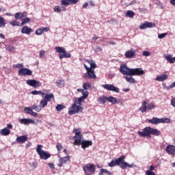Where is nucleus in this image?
Wrapping results in <instances>:
<instances>
[{
  "mask_svg": "<svg viewBox=\"0 0 175 175\" xmlns=\"http://www.w3.org/2000/svg\"><path fill=\"white\" fill-rule=\"evenodd\" d=\"M109 167H114V166H120L121 169L125 170L127 167H133L135 164H129L125 162V156H120L118 159L116 160H112L108 163Z\"/></svg>",
  "mask_w": 175,
  "mask_h": 175,
  "instance_id": "f257e3e1",
  "label": "nucleus"
},
{
  "mask_svg": "<svg viewBox=\"0 0 175 175\" xmlns=\"http://www.w3.org/2000/svg\"><path fill=\"white\" fill-rule=\"evenodd\" d=\"M138 135L142 137L151 139V135H153L154 136H159L161 135V131L157 129L148 126L144 129V131H138Z\"/></svg>",
  "mask_w": 175,
  "mask_h": 175,
  "instance_id": "f03ea898",
  "label": "nucleus"
},
{
  "mask_svg": "<svg viewBox=\"0 0 175 175\" xmlns=\"http://www.w3.org/2000/svg\"><path fill=\"white\" fill-rule=\"evenodd\" d=\"M81 101H79V100L76 98L71 107L69 108L68 114L73 116V114H77V113H83L84 108L81 107Z\"/></svg>",
  "mask_w": 175,
  "mask_h": 175,
  "instance_id": "7ed1b4c3",
  "label": "nucleus"
},
{
  "mask_svg": "<svg viewBox=\"0 0 175 175\" xmlns=\"http://www.w3.org/2000/svg\"><path fill=\"white\" fill-rule=\"evenodd\" d=\"M55 50L56 53H59V59H63V58H70V57H72L70 53L66 51V50L64 47L56 46L55 48Z\"/></svg>",
  "mask_w": 175,
  "mask_h": 175,
  "instance_id": "20e7f679",
  "label": "nucleus"
},
{
  "mask_svg": "<svg viewBox=\"0 0 175 175\" xmlns=\"http://www.w3.org/2000/svg\"><path fill=\"white\" fill-rule=\"evenodd\" d=\"M148 122H149V124H152L153 125H156L157 124H169L170 122V118H158L157 117H154L152 119H148Z\"/></svg>",
  "mask_w": 175,
  "mask_h": 175,
  "instance_id": "39448f33",
  "label": "nucleus"
},
{
  "mask_svg": "<svg viewBox=\"0 0 175 175\" xmlns=\"http://www.w3.org/2000/svg\"><path fill=\"white\" fill-rule=\"evenodd\" d=\"M42 148H43V146L38 145L36 148V152L38 154L41 159H44V161H46L51 157V154L46 151L42 150Z\"/></svg>",
  "mask_w": 175,
  "mask_h": 175,
  "instance_id": "423d86ee",
  "label": "nucleus"
},
{
  "mask_svg": "<svg viewBox=\"0 0 175 175\" xmlns=\"http://www.w3.org/2000/svg\"><path fill=\"white\" fill-rule=\"evenodd\" d=\"M73 132L75 135L73 137V139H75L74 141V145L80 146V144L83 142V135H81V131L79 129H74Z\"/></svg>",
  "mask_w": 175,
  "mask_h": 175,
  "instance_id": "0eeeda50",
  "label": "nucleus"
},
{
  "mask_svg": "<svg viewBox=\"0 0 175 175\" xmlns=\"http://www.w3.org/2000/svg\"><path fill=\"white\" fill-rule=\"evenodd\" d=\"M83 169L86 175H90L95 173L96 167L94 164H86L83 166Z\"/></svg>",
  "mask_w": 175,
  "mask_h": 175,
  "instance_id": "6e6552de",
  "label": "nucleus"
},
{
  "mask_svg": "<svg viewBox=\"0 0 175 175\" xmlns=\"http://www.w3.org/2000/svg\"><path fill=\"white\" fill-rule=\"evenodd\" d=\"M26 84H27V85H30V87H33L34 88H38V87H40L42 85V83H40V81L35 79H27L26 81Z\"/></svg>",
  "mask_w": 175,
  "mask_h": 175,
  "instance_id": "1a4fd4ad",
  "label": "nucleus"
},
{
  "mask_svg": "<svg viewBox=\"0 0 175 175\" xmlns=\"http://www.w3.org/2000/svg\"><path fill=\"white\" fill-rule=\"evenodd\" d=\"M119 70L124 76H131V68H128L126 64L121 65Z\"/></svg>",
  "mask_w": 175,
  "mask_h": 175,
  "instance_id": "9d476101",
  "label": "nucleus"
},
{
  "mask_svg": "<svg viewBox=\"0 0 175 175\" xmlns=\"http://www.w3.org/2000/svg\"><path fill=\"white\" fill-rule=\"evenodd\" d=\"M145 72L141 68H131L130 76H142Z\"/></svg>",
  "mask_w": 175,
  "mask_h": 175,
  "instance_id": "9b49d317",
  "label": "nucleus"
},
{
  "mask_svg": "<svg viewBox=\"0 0 175 175\" xmlns=\"http://www.w3.org/2000/svg\"><path fill=\"white\" fill-rule=\"evenodd\" d=\"M10 129H13V125L9 124L6 127L0 131V134L1 136H9L10 135Z\"/></svg>",
  "mask_w": 175,
  "mask_h": 175,
  "instance_id": "f8f14e48",
  "label": "nucleus"
},
{
  "mask_svg": "<svg viewBox=\"0 0 175 175\" xmlns=\"http://www.w3.org/2000/svg\"><path fill=\"white\" fill-rule=\"evenodd\" d=\"M18 74L19 76H32V70L27 68H23L19 69Z\"/></svg>",
  "mask_w": 175,
  "mask_h": 175,
  "instance_id": "ddd939ff",
  "label": "nucleus"
},
{
  "mask_svg": "<svg viewBox=\"0 0 175 175\" xmlns=\"http://www.w3.org/2000/svg\"><path fill=\"white\" fill-rule=\"evenodd\" d=\"M102 87L105 88V90H107L108 91H113V92L118 93L120 92V88L110 84H105L103 85Z\"/></svg>",
  "mask_w": 175,
  "mask_h": 175,
  "instance_id": "4468645a",
  "label": "nucleus"
},
{
  "mask_svg": "<svg viewBox=\"0 0 175 175\" xmlns=\"http://www.w3.org/2000/svg\"><path fill=\"white\" fill-rule=\"evenodd\" d=\"M61 6H69V5H76L79 0H61Z\"/></svg>",
  "mask_w": 175,
  "mask_h": 175,
  "instance_id": "2eb2a0df",
  "label": "nucleus"
},
{
  "mask_svg": "<svg viewBox=\"0 0 175 175\" xmlns=\"http://www.w3.org/2000/svg\"><path fill=\"white\" fill-rule=\"evenodd\" d=\"M85 69L87 70V73L89 75L90 79H95L96 77V75H95V71H94V69H92L90 67H88L86 64L83 65Z\"/></svg>",
  "mask_w": 175,
  "mask_h": 175,
  "instance_id": "dca6fc26",
  "label": "nucleus"
},
{
  "mask_svg": "<svg viewBox=\"0 0 175 175\" xmlns=\"http://www.w3.org/2000/svg\"><path fill=\"white\" fill-rule=\"evenodd\" d=\"M165 151L169 155H174L175 154V146L174 145H168L165 148Z\"/></svg>",
  "mask_w": 175,
  "mask_h": 175,
  "instance_id": "f3484780",
  "label": "nucleus"
},
{
  "mask_svg": "<svg viewBox=\"0 0 175 175\" xmlns=\"http://www.w3.org/2000/svg\"><path fill=\"white\" fill-rule=\"evenodd\" d=\"M20 124H23V125H29V124H36V122L32 119H27L23 118L19 120Z\"/></svg>",
  "mask_w": 175,
  "mask_h": 175,
  "instance_id": "a211bd4d",
  "label": "nucleus"
},
{
  "mask_svg": "<svg viewBox=\"0 0 175 175\" xmlns=\"http://www.w3.org/2000/svg\"><path fill=\"white\" fill-rule=\"evenodd\" d=\"M31 32H33V30L28 26H24L21 29V33H25L26 35H31Z\"/></svg>",
  "mask_w": 175,
  "mask_h": 175,
  "instance_id": "6ab92c4d",
  "label": "nucleus"
},
{
  "mask_svg": "<svg viewBox=\"0 0 175 175\" xmlns=\"http://www.w3.org/2000/svg\"><path fill=\"white\" fill-rule=\"evenodd\" d=\"M27 140H28V137L26 135L17 137L16 139V141L18 142V143H20V144H24Z\"/></svg>",
  "mask_w": 175,
  "mask_h": 175,
  "instance_id": "aec40b11",
  "label": "nucleus"
},
{
  "mask_svg": "<svg viewBox=\"0 0 175 175\" xmlns=\"http://www.w3.org/2000/svg\"><path fill=\"white\" fill-rule=\"evenodd\" d=\"M81 147L83 150H85L87 147H90V146L92 145V141H87V140H82L81 143Z\"/></svg>",
  "mask_w": 175,
  "mask_h": 175,
  "instance_id": "412c9836",
  "label": "nucleus"
},
{
  "mask_svg": "<svg viewBox=\"0 0 175 175\" xmlns=\"http://www.w3.org/2000/svg\"><path fill=\"white\" fill-rule=\"evenodd\" d=\"M135 54H136V51H127L125 52V57L126 58H133L135 56Z\"/></svg>",
  "mask_w": 175,
  "mask_h": 175,
  "instance_id": "4be33fe9",
  "label": "nucleus"
},
{
  "mask_svg": "<svg viewBox=\"0 0 175 175\" xmlns=\"http://www.w3.org/2000/svg\"><path fill=\"white\" fill-rule=\"evenodd\" d=\"M82 96L77 98L79 102H81L83 103L84 102V100L87 99L88 98V91H85L82 93Z\"/></svg>",
  "mask_w": 175,
  "mask_h": 175,
  "instance_id": "5701e85b",
  "label": "nucleus"
},
{
  "mask_svg": "<svg viewBox=\"0 0 175 175\" xmlns=\"http://www.w3.org/2000/svg\"><path fill=\"white\" fill-rule=\"evenodd\" d=\"M55 85L59 88H62L65 87V80L64 79H57L55 82Z\"/></svg>",
  "mask_w": 175,
  "mask_h": 175,
  "instance_id": "b1692460",
  "label": "nucleus"
},
{
  "mask_svg": "<svg viewBox=\"0 0 175 175\" xmlns=\"http://www.w3.org/2000/svg\"><path fill=\"white\" fill-rule=\"evenodd\" d=\"M141 113H146L147 111V101H143L142 103V106L139 108Z\"/></svg>",
  "mask_w": 175,
  "mask_h": 175,
  "instance_id": "393cba45",
  "label": "nucleus"
},
{
  "mask_svg": "<svg viewBox=\"0 0 175 175\" xmlns=\"http://www.w3.org/2000/svg\"><path fill=\"white\" fill-rule=\"evenodd\" d=\"M165 80H167V75L164 74L156 77L157 81H165Z\"/></svg>",
  "mask_w": 175,
  "mask_h": 175,
  "instance_id": "a878e982",
  "label": "nucleus"
},
{
  "mask_svg": "<svg viewBox=\"0 0 175 175\" xmlns=\"http://www.w3.org/2000/svg\"><path fill=\"white\" fill-rule=\"evenodd\" d=\"M133 75H130V77H125L126 81L127 83H130L131 84H136V79L132 77Z\"/></svg>",
  "mask_w": 175,
  "mask_h": 175,
  "instance_id": "bb28decb",
  "label": "nucleus"
},
{
  "mask_svg": "<svg viewBox=\"0 0 175 175\" xmlns=\"http://www.w3.org/2000/svg\"><path fill=\"white\" fill-rule=\"evenodd\" d=\"M164 58H165V59H167V62L170 64H174L175 62V57H173L172 55H165Z\"/></svg>",
  "mask_w": 175,
  "mask_h": 175,
  "instance_id": "cd10ccee",
  "label": "nucleus"
},
{
  "mask_svg": "<svg viewBox=\"0 0 175 175\" xmlns=\"http://www.w3.org/2000/svg\"><path fill=\"white\" fill-rule=\"evenodd\" d=\"M42 98H44L47 102H50V100L54 98V94L53 93H46Z\"/></svg>",
  "mask_w": 175,
  "mask_h": 175,
  "instance_id": "c85d7f7f",
  "label": "nucleus"
},
{
  "mask_svg": "<svg viewBox=\"0 0 175 175\" xmlns=\"http://www.w3.org/2000/svg\"><path fill=\"white\" fill-rule=\"evenodd\" d=\"M107 100H108V97H106L105 96H101L97 100V101L102 103V105H105V103H106Z\"/></svg>",
  "mask_w": 175,
  "mask_h": 175,
  "instance_id": "c756f323",
  "label": "nucleus"
},
{
  "mask_svg": "<svg viewBox=\"0 0 175 175\" xmlns=\"http://www.w3.org/2000/svg\"><path fill=\"white\" fill-rule=\"evenodd\" d=\"M69 160H70L69 156L61 157L59 159V162H60L59 166H62L64 165V163H66Z\"/></svg>",
  "mask_w": 175,
  "mask_h": 175,
  "instance_id": "7c9ffc66",
  "label": "nucleus"
},
{
  "mask_svg": "<svg viewBox=\"0 0 175 175\" xmlns=\"http://www.w3.org/2000/svg\"><path fill=\"white\" fill-rule=\"evenodd\" d=\"M27 14L25 13L17 12L15 14V19L20 20L21 18H24Z\"/></svg>",
  "mask_w": 175,
  "mask_h": 175,
  "instance_id": "2f4dec72",
  "label": "nucleus"
},
{
  "mask_svg": "<svg viewBox=\"0 0 175 175\" xmlns=\"http://www.w3.org/2000/svg\"><path fill=\"white\" fill-rule=\"evenodd\" d=\"M5 49L6 51H9V53H13L16 50V48L12 45L10 44H5Z\"/></svg>",
  "mask_w": 175,
  "mask_h": 175,
  "instance_id": "473e14b6",
  "label": "nucleus"
},
{
  "mask_svg": "<svg viewBox=\"0 0 175 175\" xmlns=\"http://www.w3.org/2000/svg\"><path fill=\"white\" fill-rule=\"evenodd\" d=\"M86 62H88V64H90V67L92 69H95V68H96V64L95 63V62L94 60H88L86 59L85 60Z\"/></svg>",
  "mask_w": 175,
  "mask_h": 175,
  "instance_id": "72a5a7b5",
  "label": "nucleus"
},
{
  "mask_svg": "<svg viewBox=\"0 0 175 175\" xmlns=\"http://www.w3.org/2000/svg\"><path fill=\"white\" fill-rule=\"evenodd\" d=\"M5 27H6L5 18L0 16V28H5Z\"/></svg>",
  "mask_w": 175,
  "mask_h": 175,
  "instance_id": "f704fd0d",
  "label": "nucleus"
},
{
  "mask_svg": "<svg viewBox=\"0 0 175 175\" xmlns=\"http://www.w3.org/2000/svg\"><path fill=\"white\" fill-rule=\"evenodd\" d=\"M47 100H45L44 98L41 100L40 103V107L41 108H44L46 107V106H47Z\"/></svg>",
  "mask_w": 175,
  "mask_h": 175,
  "instance_id": "c9c22d12",
  "label": "nucleus"
},
{
  "mask_svg": "<svg viewBox=\"0 0 175 175\" xmlns=\"http://www.w3.org/2000/svg\"><path fill=\"white\" fill-rule=\"evenodd\" d=\"M126 16L127 17H129L130 18H133V17L135 16V12L132 10H128Z\"/></svg>",
  "mask_w": 175,
  "mask_h": 175,
  "instance_id": "e433bc0d",
  "label": "nucleus"
},
{
  "mask_svg": "<svg viewBox=\"0 0 175 175\" xmlns=\"http://www.w3.org/2000/svg\"><path fill=\"white\" fill-rule=\"evenodd\" d=\"M108 100L112 103V105H116L117 103V98H116V97L109 96L108 97Z\"/></svg>",
  "mask_w": 175,
  "mask_h": 175,
  "instance_id": "4c0bfd02",
  "label": "nucleus"
},
{
  "mask_svg": "<svg viewBox=\"0 0 175 175\" xmlns=\"http://www.w3.org/2000/svg\"><path fill=\"white\" fill-rule=\"evenodd\" d=\"M31 109H32V110H35V111H38V112H39V111H40V110H42V108L40 107V105L37 106L36 105H33L31 106Z\"/></svg>",
  "mask_w": 175,
  "mask_h": 175,
  "instance_id": "58836bf2",
  "label": "nucleus"
},
{
  "mask_svg": "<svg viewBox=\"0 0 175 175\" xmlns=\"http://www.w3.org/2000/svg\"><path fill=\"white\" fill-rule=\"evenodd\" d=\"M83 88L85 91H87V90H90V88H91V83H83Z\"/></svg>",
  "mask_w": 175,
  "mask_h": 175,
  "instance_id": "ea45409f",
  "label": "nucleus"
},
{
  "mask_svg": "<svg viewBox=\"0 0 175 175\" xmlns=\"http://www.w3.org/2000/svg\"><path fill=\"white\" fill-rule=\"evenodd\" d=\"M31 94H32V95H40L41 94L42 97L44 95V93L42 92V91H37V90L31 91Z\"/></svg>",
  "mask_w": 175,
  "mask_h": 175,
  "instance_id": "a19ab883",
  "label": "nucleus"
},
{
  "mask_svg": "<svg viewBox=\"0 0 175 175\" xmlns=\"http://www.w3.org/2000/svg\"><path fill=\"white\" fill-rule=\"evenodd\" d=\"M24 111H25V113H27V114H31L32 113V107H25L24 108Z\"/></svg>",
  "mask_w": 175,
  "mask_h": 175,
  "instance_id": "79ce46f5",
  "label": "nucleus"
},
{
  "mask_svg": "<svg viewBox=\"0 0 175 175\" xmlns=\"http://www.w3.org/2000/svg\"><path fill=\"white\" fill-rule=\"evenodd\" d=\"M44 33V29L40 28L36 31V35H43Z\"/></svg>",
  "mask_w": 175,
  "mask_h": 175,
  "instance_id": "37998d69",
  "label": "nucleus"
},
{
  "mask_svg": "<svg viewBox=\"0 0 175 175\" xmlns=\"http://www.w3.org/2000/svg\"><path fill=\"white\" fill-rule=\"evenodd\" d=\"M147 109H148V110H152L154 109H155V105L152 103H147Z\"/></svg>",
  "mask_w": 175,
  "mask_h": 175,
  "instance_id": "c03bdc74",
  "label": "nucleus"
},
{
  "mask_svg": "<svg viewBox=\"0 0 175 175\" xmlns=\"http://www.w3.org/2000/svg\"><path fill=\"white\" fill-rule=\"evenodd\" d=\"M31 21V18H25L23 19L22 23H21V26L25 25V24H28V22Z\"/></svg>",
  "mask_w": 175,
  "mask_h": 175,
  "instance_id": "a18cd8bd",
  "label": "nucleus"
},
{
  "mask_svg": "<svg viewBox=\"0 0 175 175\" xmlns=\"http://www.w3.org/2000/svg\"><path fill=\"white\" fill-rule=\"evenodd\" d=\"M57 111H61V110H64L65 109V105H57L55 107Z\"/></svg>",
  "mask_w": 175,
  "mask_h": 175,
  "instance_id": "49530a36",
  "label": "nucleus"
},
{
  "mask_svg": "<svg viewBox=\"0 0 175 175\" xmlns=\"http://www.w3.org/2000/svg\"><path fill=\"white\" fill-rule=\"evenodd\" d=\"M146 24H147L148 28H155L154 23L146 21Z\"/></svg>",
  "mask_w": 175,
  "mask_h": 175,
  "instance_id": "de8ad7c7",
  "label": "nucleus"
},
{
  "mask_svg": "<svg viewBox=\"0 0 175 175\" xmlns=\"http://www.w3.org/2000/svg\"><path fill=\"white\" fill-rule=\"evenodd\" d=\"M10 24L11 25H12V27H19L20 26L18 21H12L10 22Z\"/></svg>",
  "mask_w": 175,
  "mask_h": 175,
  "instance_id": "09e8293b",
  "label": "nucleus"
},
{
  "mask_svg": "<svg viewBox=\"0 0 175 175\" xmlns=\"http://www.w3.org/2000/svg\"><path fill=\"white\" fill-rule=\"evenodd\" d=\"M29 166H30V167H32L33 169H36V167H38V163H36V161L30 163Z\"/></svg>",
  "mask_w": 175,
  "mask_h": 175,
  "instance_id": "8fccbe9b",
  "label": "nucleus"
},
{
  "mask_svg": "<svg viewBox=\"0 0 175 175\" xmlns=\"http://www.w3.org/2000/svg\"><path fill=\"white\" fill-rule=\"evenodd\" d=\"M147 28H148L147 26V22H145L144 24L139 25L140 29H147Z\"/></svg>",
  "mask_w": 175,
  "mask_h": 175,
  "instance_id": "3c124183",
  "label": "nucleus"
},
{
  "mask_svg": "<svg viewBox=\"0 0 175 175\" xmlns=\"http://www.w3.org/2000/svg\"><path fill=\"white\" fill-rule=\"evenodd\" d=\"M53 10L55 12V13H61V8H59V6H55V8H53Z\"/></svg>",
  "mask_w": 175,
  "mask_h": 175,
  "instance_id": "603ef678",
  "label": "nucleus"
},
{
  "mask_svg": "<svg viewBox=\"0 0 175 175\" xmlns=\"http://www.w3.org/2000/svg\"><path fill=\"white\" fill-rule=\"evenodd\" d=\"M56 148H57V151H59V152L62 151V148H63L62 144H61V143L58 142L57 144Z\"/></svg>",
  "mask_w": 175,
  "mask_h": 175,
  "instance_id": "864d4df0",
  "label": "nucleus"
},
{
  "mask_svg": "<svg viewBox=\"0 0 175 175\" xmlns=\"http://www.w3.org/2000/svg\"><path fill=\"white\" fill-rule=\"evenodd\" d=\"M167 36V33H163L158 35L159 39H163V38H165Z\"/></svg>",
  "mask_w": 175,
  "mask_h": 175,
  "instance_id": "5fc2aeb1",
  "label": "nucleus"
},
{
  "mask_svg": "<svg viewBox=\"0 0 175 175\" xmlns=\"http://www.w3.org/2000/svg\"><path fill=\"white\" fill-rule=\"evenodd\" d=\"M142 55H143L144 57H150V55H151V53H150V52H148V51H143V53H142Z\"/></svg>",
  "mask_w": 175,
  "mask_h": 175,
  "instance_id": "6e6d98bb",
  "label": "nucleus"
},
{
  "mask_svg": "<svg viewBox=\"0 0 175 175\" xmlns=\"http://www.w3.org/2000/svg\"><path fill=\"white\" fill-rule=\"evenodd\" d=\"M44 54H46V51H40V55H39L40 58H43V57H44Z\"/></svg>",
  "mask_w": 175,
  "mask_h": 175,
  "instance_id": "4d7b16f0",
  "label": "nucleus"
},
{
  "mask_svg": "<svg viewBox=\"0 0 175 175\" xmlns=\"http://www.w3.org/2000/svg\"><path fill=\"white\" fill-rule=\"evenodd\" d=\"M15 68H18V69H23L24 68V65L22 64H18L15 66Z\"/></svg>",
  "mask_w": 175,
  "mask_h": 175,
  "instance_id": "13d9d810",
  "label": "nucleus"
},
{
  "mask_svg": "<svg viewBox=\"0 0 175 175\" xmlns=\"http://www.w3.org/2000/svg\"><path fill=\"white\" fill-rule=\"evenodd\" d=\"M146 175H155V172L150 171V170H147L146 172Z\"/></svg>",
  "mask_w": 175,
  "mask_h": 175,
  "instance_id": "bf43d9fd",
  "label": "nucleus"
},
{
  "mask_svg": "<svg viewBox=\"0 0 175 175\" xmlns=\"http://www.w3.org/2000/svg\"><path fill=\"white\" fill-rule=\"evenodd\" d=\"M83 77L86 80H88V79H90V75H88V72L83 74Z\"/></svg>",
  "mask_w": 175,
  "mask_h": 175,
  "instance_id": "052dcab7",
  "label": "nucleus"
},
{
  "mask_svg": "<svg viewBox=\"0 0 175 175\" xmlns=\"http://www.w3.org/2000/svg\"><path fill=\"white\" fill-rule=\"evenodd\" d=\"M94 51H96L97 53H99V51H102V49L99 46H96Z\"/></svg>",
  "mask_w": 175,
  "mask_h": 175,
  "instance_id": "680f3d73",
  "label": "nucleus"
},
{
  "mask_svg": "<svg viewBox=\"0 0 175 175\" xmlns=\"http://www.w3.org/2000/svg\"><path fill=\"white\" fill-rule=\"evenodd\" d=\"M49 166L50 169H55V167L54 166L53 163H49Z\"/></svg>",
  "mask_w": 175,
  "mask_h": 175,
  "instance_id": "e2e57ef3",
  "label": "nucleus"
},
{
  "mask_svg": "<svg viewBox=\"0 0 175 175\" xmlns=\"http://www.w3.org/2000/svg\"><path fill=\"white\" fill-rule=\"evenodd\" d=\"M31 115L33 117H38V113L34 112L33 111H31Z\"/></svg>",
  "mask_w": 175,
  "mask_h": 175,
  "instance_id": "0e129e2a",
  "label": "nucleus"
},
{
  "mask_svg": "<svg viewBox=\"0 0 175 175\" xmlns=\"http://www.w3.org/2000/svg\"><path fill=\"white\" fill-rule=\"evenodd\" d=\"M104 173H105V174H109V175L111 174V172L108 171L107 170H104Z\"/></svg>",
  "mask_w": 175,
  "mask_h": 175,
  "instance_id": "69168bd1",
  "label": "nucleus"
},
{
  "mask_svg": "<svg viewBox=\"0 0 175 175\" xmlns=\"http://www.w3.org/2000/svg\"><path fill=\"white\" fill-rule=\"evenodd\" d=\"M171 105L175 107V98H173L172 100H171Z\"/></svg>",
  "mask_w": 175,
  "mask_h": 175,
  "instance_id": "338daca9",
  "label": "nucleus"
},
{
  "mask_svg": "<svg viewBox=\"0 0 175 175\" xmlns=\"http://www.w3.org/2000/svg\"><path fill=\"white\" fill-rule=\"evenodd\" d=\"M77 91L78 92H81L82 94L85 92L84 89H81V88L77 89Z\"/></svg>",
  "mask_w": 175,
  "mask_h": 175,
  "instance_id": "774afa93",
  "label": "nucleus"
}]
</instances>
